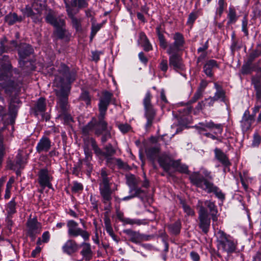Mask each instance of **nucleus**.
<instances>
[{
  "mask_svg": "<svg viewBox=\"0 0 261 261\" xmlns=\"http://www.w3.org/2000/svg\"><path fill=\"white\" fill-rule=\"evenodd\" d=\"M13 74H18L17 70L12 69L8 56H4L0 61V87L6 93H10L19 88L20 83H15Z\"/></svg>",
  "mask_w": 261,
  "mask_h": 261,
  "instance_id": "1",
  "label": "nucleus"
},
{
  "mask_svg": "<svg viewBox=\"0 0 261 261\" xmlns=\"http://www.w3.org/2000/svg\"><path fill=\"white\" fill-rule=\"evenodd\" d=\"M105 169L100 170L99 177V190L101 197V201L105 204V210H109L111 207L112 194L117 189H112L113 182L112 179L108 177Z\"/></svg>",
  "mask_w": 261,
  "mask_h": 261,
  "instance_id": "2",
  "label": "nucleus"
},
{
  "mask_svg": "<svg viewBox=\"0 0 261 261\" xmlns=\"http://www.w3.org/2000/svg\"><path fill=\"white\" fill-rule=\"evenodd\" d=\"M191 183L196 187L205 191L207 193H214L220 199H224V195L217 186L201 175L199 172H194L190 175Z\"/></svg>",
  "mask_w": 261,
  "mask_h": 261,
  "instance_id": "3",
  "label": "nucleus"
},
{
  "mask_svg": "<svg viewBox=\"0 0 261 261\" xmlns=\"http://www.w3.org/2000/svg\"><path fill=\"white\" fill-rule=\"evenodd\" d=\"M215 234L219 249H221L228 254L232 253L236 251L238 245V241L236 240L229 235H227L221 230H219Z\"/></svg>",
  "mask_w": 261,
  "mask_h": 261,
  "instance_id": "4",
  "label": "nucleus"
},
{
  "mask_svg": "<svg viewBox=\"0 0 261 261\" xmlns=\"http://www.w3.org/2000/svg\"><path fill=\"white\" fill-rule=\"evenodd\" d=\"M45 4V0H35L31 6H26L21 11L24 16L31 17L34 22L40 21L41 20V13Z\"/></svg>",
  "mask_w": 261,
  "mask_h": 261,
  "instance_id": "5",
  "label": "nucleus"
},
{
  "mask_svg": "<svg viewBox=\"0 0 261 261\" xmlns=\"http://www.w3.org/2000/svg\"><path fill=\"white\" fill-rule=\"evenodd\" d=\"M67 233L69 237L75 238L81 236L85 241L88 240L90 234L85 230L79 227V224L74 220H68L67 222Z\"/></svg>",
  "mask_w": 261,
  "mask_h": 261,
  "instance_id": "6",
  "label": "nucleus"
},
{
  "mask_svg": "<svg viewBox=\"0 0 261 261\" xmlns=\"http://www.w3.org/2000/svg\"><path fill=\"white\" fill-rule=\"evenodd\" d=\"M202 200H198L197 207L199 208V227L204 233H207L209 230L211 219L209 217L207 210L203 207Z\"/></svg>",
  "mask_w": 261,
  "mask_h": 261,
  "instance_id": "7",
  "label": "nucleus"
},
{
  "mask_svg": "<svg viewBox=\"0 0 261 261\" xmlns=\"http://www.w3.org/2000/svg\"><path fill=\"white\" fill-rule=\"evenodd\" d=\"M151 95L150 91H147L143 99V106L145 110V116L147 119L146 126L150 127L154 119L155 112L151 103Z\"/></svg>",
  "mask_w": 261,
  "mask_h": 261,
  "instance_id": "8",
  "label": "nucleus"
},
{
  "mask_svg": "<svg viewBox=\"0 0 261 261\" xmlns=\"http://www.w3.org/2000/svg\"><path fill=\"white\" fill-rule=\"evenodd\" d=\"M173 39L174 42L169 44L166 51L168 55L178 53L185 49V40L182 34L179 32H176L173 35Z\"/></svg>",
  "mask_w": 261,
  "mask_h": 261,
  "instance_id": "9",
  "label": "nucleus"
},
{
  "mask_svg": "<svg viewBox=\"0 0 261 261\" xmlns=\"http://www.w3.org/2000/svg\"><path fill=\"white\" fill-rule=\"evenodd\" d=\"M91 146L95 153V154L99 157H105L109 159L113 155L116 150L111 144H108L104 147L105 151H103L97 145L95 140L93 138L90 140Z\"/></svg>",
  "mask_w": 261,
  "mask_h": 261,
  "instance_id": "10",
  "label": "nucleus"
},
{
  "mask_svg": "<svg viewBox=\"0 0 261 261\" xmlns=\"http://www.w3.org/2000/svg\"><path fill=\"white\" fill-rule=\"evenodd\" d=\"M70 91V85H67L62 87L56 91V95L58 98V105L63 112H65L68 108V95Z\"/></svg>",
  "mask_w": 261,
  "mask_h": 261,
  "instance_id": "11",
  "label": "nucleus"
},
{
  "mask_svg": "<svg viewBox=\"0 0 261 261\" xmlns=\"http://www.w3.org/2000/svg\"><path fill=\"white\" fill-rule=\"evenodd\" d=\"M198 130L199 133H202V131H206V128L213 131V133L216 136L219 137L222 135L223 130V125L218 123L215 124L212 121H205L200 122L195 126Z\"/></svg>",
  "mask_w": 261,
  "mask_h": 261,
  "instance_id": "12",
  "label": "nucleus"
},
{
  "mask_svg": "<svg viewBox=\"0 0 261 261\" xmlns=\"http://www.w3.org/2000/svg\"><path fill=\"white\" fill-rule=\"evenodd\" d=\"M52 174V172L47 168H44L39 170L38 174V182L43 189L45 187L51 188V181L53 179Z\"/></svg>",
  "mask_w": 261,
  "mask_h": 261,
  "instance_id": "13",
  "label": "nucleus"
},
{
  "mask_svg": "<svg viewBox=\"0 0 261 261\" xmlns=\"http://www.w3.org/2000/svg\"><path fill=\"white\" fill-rule=\"evenodd\" d=\"M45 20L47 23L51 24L55 28L65 25L64 18L51 10H49L46 14Z\"/></svg>",
  "mask_w": 261,
  "mask_h": 261,
  "instance_id": "14",
  "label": "nucleus"
},
{
  "mask_svg": "<svg viewBox=\"0 0 261 261\" xmlns=\"http://www.w3.org/2000/svg\"><path fill=\"white\" fill-rule=\"evenodd\" d=\"M28 227V235L34 240L36 235L39 233L42 229L41 224L37 221L36 218L30 219L27 223Z\"/></svg>",
  "mask_w": 261,
  "mask_h": 261,
  "instance_id": "15",
  "label": "nucleus"
},
{
  "mask_svg": "<svg viewBox=\"0 0 261 261\" xmlns=\"http://www.w3.org/2000/svg\"><path fill=\"white\" fill-rule=\"evenodd\" d=\"M169 66L176 71H182L185 69V65L181 57L177 53L169 55Z\"/></svg>",
  "mask_w": 261,
  "mask_h": 261,
  "instance_id": "16",
  "label": "nucleus"
},
{
  "mask_svg": "<svg viewBox=\"0 0 261 261\" xmlns=\"http://www.w3.org/2000/svg\"><path fill=\"white\" fill-rule=\"evenodd\" d=\"M112 97L113 94L108 91H106L102 93V96L99 99L98 104L99 111L101 117L105 116Z\"/></svg>",
  "mask_w": 261,
  "mask_h": 261,
  "instance_id": "17",
  "label": "nucleus"
},
{
  "mask_svg": "<svg viewBox=\"0 0 261 261\" xmlns=\"http://www.w3.org/2000/svg\"><path fill=\"white\" fill-rule=\"evenodd\" d=\"M60 72L63 75L64 81L70 84L72 83L76 77L75 72L73 71H70L68 67L65 64H62L59 69Z\"/></svg>",
  "mask_w": 261,
  "mask_h": 261,
  "instance_id": "18",
  "label": "nucleus"
},
{
  "mask_svg": "<svg viewBox=\"0 0 261 261\" xmlns=\"http://www.w3.org/2000/svg\"><path fill=\"white\" fill-rule=\"evenodd\" d=\"M51 146L50 140L46 136L42 137L38 141L36 149V151L40 153L43 152H48Z\"/></svg>",
  "mask_w": 261,
  "mask_h": 261,
  "instance_id": "19",
  "label": "nucleus"
},
{
  "mask_svg": "<svg viewBox=\"0 0 261 261\" xmlns=\"http://www.w3.org/2000/svg\"><path fill=\"white\" fill-rule=\"evenodd\" d=\"M62 251L68 255H71L79 249V245L73 240H68L62 246Z\"/></svg>",
  "mask_w": 261,
  "mask_h": 261,
  "instance_id": "20",
  "label": "nucleus"
},
{
  "mask_svg": "<svg viewBox=\"0 0 261 261\" xmlns=\"http://www.w3.org/2000/svg\"><path fill=\"white\" fill-rule=\"evenodd\" d=\"M84 154L85 158L83 160V162L86 167L87 174L90 175L93 170V165L91 163L92 159V152L87 146L84 147Z\"/></svg>",
  "mask_w": 261,
  "mask_h": 261,
  "instance_id": "21",
  "label": "nucleus"
},
{
  "mask_svg": "<svg viewBox=\"0 0 261 261\" xmlns=\"http://www.w3.org/2000/svg\"><path fill=\"white\" fill-rule=\"evenodd\" d=\"M66 10L69 17L71 18L73 27L75 29L76 31H80L82 30L81 22L82 19L81 18H77L74 16L72 12L71 8L68 4L65 1Z\"/></svg>",
  "mask_w": 261,
  "mask_h": 261,
  "instance_id": "22",
  "label": "nucleus"
},
{
  "mask_svg": "<svg viewBox=\"0 0 261 261\" xmlns=\"http://www.w3.org/2000/svg\"><path fill=\"white\" fill-rule=\"evenodd\" d=\"M33 48L27 44H21L19 46L18 52L20 59V62H24L23 60L33 53Z\"/></svg>",
  "mask_w": 261,
  "mask_h": 261,
  "instance_id": "23",
  "label": "nucleus"
},
{
  "mask_svg": "<svg viewBox=\"0 0 261 261\" xmlns=\"http://www.w3.org/2000/svg\"><path fill=\"white\" fill-rule=\"evenodd\" d=\"M175 161L166 154H162L158 159L160 165L166 171H168L171 167H173V163Z\"/></svg>",
  "mask_w": 261,
  "mask_h": 261,
  "instance_id": "24",
  "label": "nucleus"
},
{
  "mask_svg": "<svg viewBox=\"0 0 261 261\" xmlns=\"http://www.w3.org/2000/svg\"><path fill=\"white\" fill-rule=\"evenodd\" d=\"M218 67V64L216 60H210L204 65L203 71L207 77H212L213 76V69Z\"/></svg>",
  "mask_w": 261,
  "mask_h": 261,
  "instance_id": "25",
  "label": "nucleus"
},
{
  "mask_svg": "<svg viewBox=\"0 0 261 261\" xmlns=\"http://www.w3.org/2000/svg\"><path fill=\"white\" fill-rule=\"evenodd\" d=\"M253 118V116L250 115L249 111H245L241 121V127L243 130L246 131L250 128Z\"/></svg>",
  "mask_w": 261,
  "mask_h": 261,
  "instance_id": "26",
  "label": "nucleus"
},
{
  "mask_svg": "<svg viewBox=\"0 0 261 261\" xmlns=\"http://www.w3.org/2000/svg\"><path fill=\"white\" fill-rule=\"evenodd\" d=\"M104 117H101V113H99V121L98 122L96 121V124L95 126V134L97 136L100 135L103 132L107 130L108 124L104 120Z\"/></svg>",
  "mask_w": 261,
  "mask_h": 261,
  "instance_id": "27",
  "label": "nucleus"
},
{
  "mask_svg": "<svg viewBox=\"0 0 261 261\" xmlns=\"http://www.w3.org/2000/svg\"><path fill=\"white\" fill-rule=\"evenodd\" d=\"M215 158L220 162L223 166L226 167L230 165V162L227 155L220 149L216 148L214 150Z\"/></svg>",
  "mask_w": 261,
  "mask_h": 261,
  "instance_id": "28",
  "label": "nucleus"
},
{
  "mask_svg": "<svg viewBox=\"0 0 261 261\" xmlns=\"http://www.w3.org/2000/svg\"><path fill=\"white\" fill-rule=\"evenodd\" d=\"M82 250L81 251V254L83 256V259L86 261H89L92 257V251L91 248V245L89 243L83 242L81 244Z\"/></svg>",
  "mask_w": 261,
  "mask_h": 261,
  "instance_id": "29",
  "label": "nucleus"
},
{
  "mask_svg": "<svg viewBox=\"0 0 261 261\" xmlns=\"http://www.w3.org/2000/svg\"><path fill=\"white\" fill-rule=\"evenodd\" d=\"M214 88L216 89V92L213 96V98L216 99L217 101L220 100L221 101L225 102V91L223 89L222 87L217 83H215Z\"/></svg>",
  "mask_w": 261,
  "mask_h": 261,
  "instance_id": "30",
  "label": "nucleus"
},
{
  "mask_svg": "<svg viewBox=\"0 0 261 261\" xmlns=\"http://www.w3.org/2000/svg\"><path fill=\"white\" fill-rule=\"evenodd\" d=\"M124 232L129 237V240L135 244L140 243L141 233L138 231H135L128 229L124 231Z\"/></svg>",
  "mask_w": 261,
  "mask_h": 261,
  "instance_id": "31",
  "label": "nucleus"
},
{
  "mask_svg": "<svg viewBox=\"0 0 261 261\" xmlns=\"http://www.w3.org/2000/svg\"><path fill=\"white\" fill-rule=\"evenodd\" d=\"M23 19V17L18 16L15 13H9L5 16V21L10 25L14 24L17 22H21Z\"/></svg>",
  "mask_w": 261,
  "mask_h": 261,
  "instance_id": "32",
  "label": "nucleus"
},
{
  "mask_svg": "<svg viewBox=\"0 0 261 261\" xmlns=\"http://www.w3.org/2000/svg\"><path fill=\"white\" fill-rule=\"evenodd\" d=\"M96 124V120L93 118L86 125L82 128V133L85 135H89L91 132H95V126Z\"/></svg>",
  "mask_w": 261,
  "mask_h": 261,
  "instance_id": "33",
  "label": "nucleus"
},
{
  "mask_svg": "<svg viewBox=\"0 0 261 261\" xmlns=\"http://www.w3.org/2000/svg\"><path fill=\"white\" fill-rule=\"evenodd\" d=\"M173 168L180 172L186 174L189 173L188 166L186 164H182L179 160H176L173 163Z\"/></svg>",
  "mask_w": 261,
  "mask_h": 261,
  "instance_id": "34",
  "label": "nucleus"
},
{
  "mask_svg": "<svg viewBox=\"0 0 261 261\" xmlns=\"http://www.w3.org/2000/svg\"><path fill=\"white\" fill-rule=\"evenodd\" d=\"M146 152L147 158L154 162L158 155L159 148L156 147H151L147 148L146 150Z\"/></svg>",
  "mask_w": 261,
  "mask_h": 261,
  "instance_id": "35",
  "label": "nucleus"
},
{
  "mask_svg": "<svg viewBox=\"0 0 261 261\" xmlns=\"http://www.w3.org/2000/svg\"><path fill=\"white\" fill-rule=\"evenodd\" d=\"M227 18L228 19V21L227 22L228 24L234 23L237 20L238 17L237 16L236 11L233 7H229L227 14Z\"/></svg>",
  "mask_w": 261,
  "mask_h": 261,
  "instance_id": "36",
  "label": "nucleus"
},
{
  "mask_svg": "<svg viewBox=\"0 0 261 261\" xmlns=\"http://www.w3.org/2000/svg\"><path fill=\"white\" fill-rule=\"evenodd\" d=\"M16 203L14 199H12L7 205L6 212L7 216L11 217L13 214L16 212Z\"/></svg>",
  "mask_w": 261,
  "mask_h": 261,
  "instance_id": "37",
  "label": "nucleus"
},
{
  "mask_svg": "<svg viewBox=\"0 0 261 261\" xmlns=\"http://www.w3.org/2000/svg\"><path fill=\"white\" fill-rule=\"evenodd\" d=\"M55 34L60 39L67 38L69 36V33L65 29V25L59 28H56Z\"/></svg>",
  "mask_w": 261,
  "mask_h": 261,
  "instance_id": "38",
  "label": "nucleus"
},
{
  "mask_svg": "<svg viewBox=\"0 0 261 261\" xmlns=\"http://www.w3.org/2000/svg\"><path fill=\"white\" fill-rule=\"evenodd\" d=\"M35 111L38 112H44L46 110L45 99L40 97L37 101L35 107Z\"/></svg>",
  "mask_w": 261,
  "mask_h": 261,
  "instance_id": "39",
  "label": "nucleus"
},
{
  "mask_svg": "<svg viewBox=\"0 0 261 261\" xmlns=\"http://www.w3.org/2000/svg\"><path fill=\"white\" fill-rule=\"evenodd\" d=\"M17 46V42L16 41L13 40L11 42V46L10 47H6L4 44V43L1 41V46H0V55L3 54L5 52L9 51L10 50H12L14 48H15Z\"/></svg>",
  "mask_w": 261,
  "mask_h": 261,
  "instance_id": "40",
  "label": "nucleus"
},
{
  "mask_svg": "<svg viewBox=\"0 0 261 261\" xmlns=\"http://www.w3.org/2000/svg\"><path fill=\"white\" fill-rule=\"evenodd\" d=\"M123 223L126 224H136L137 225H145L146 224L145 220L138 219H130L128 218H126Z\"/></svg>",
  "mask_w": 261,
  "mask_h": 261,
  "instance_id": "41",
  "label": "nucleus"
},
{
  "mask_svg": "<svg viewBox=\"0 0 261 261\" xmlns=\"http://www.w3.org/2000/svg\"><path fill=\"white\" fill-rule=\"evenodd\" d=\"M261 144V136L257 132L253 135L251 146L253 148H258Z\"/></svg>",
  "mask_w": 261,
  "mask_h": 261,
  "instance_id": "42",
  "label": "nucleus"
},
{
  "mask_svg": "<svg viewBox=\"0 0 261 261\" xmlns=\"http://www.w3.org/2000/svg\"><path fill=\"white\" fill-rule=\"evenodd\" d=\"M27 159H24L20 152H18L16 156V164L18 167L21 168L27 163Z\"/></svg>",
  "mask_w": 261,
  "mask_h": 261,
  "instance_id": "43",
  "label": "nucleus"
},
{
  "mask_svg": "<svg viewBox=\"0 0 261 261\" xmlns=\"http://www.w3.org/2000/svg\"><path fill=\"white\" fill-rule=\"evenodd\" d=\"M102 27V24L101 23H95L94 21L92 23L91 31L90 34V39L92 40L93 37L95 36L97 32Z\"/></svg>",
  "mask_w": 261,
  "mask_h": 261,
  "instance_id": "44",
  "label": "nucleus"
},
{
  "mask_svg": "<svg viewBox=\"0 0 261 261\" xmlns=\"http://www.w3.org/2000/svg\"><path fill=\"white\" fill-rule=\"evenodd\" d=\"M251 83L254 90L261 88V76L255 75L251 79Z\"/></svg>",
  "mask_w": 261,
  "mask_h": 261,
  "instance_id": "45",
  "label": "nucleus"
},
{
  "mask_svg": "<svg viewBox=\"0 0 261 261\" xmlns=\"http://www.w3.org/2000/svg\"><path fill=\"white\" fill-rule=\"evenodd\" d=\"M261 55V48L260 46H258L257 48L254 50L249 55L248 61L252 62L255 58Z\"/></svg>",
  "mask_w": 261,
  "mask_h": 261,
  "instance_id": "46",
  "label": "nucleus"
},
{
  "mask_svg": "<svg viewBox=\"0 0 261 261\" xmlns=\"http://www.w3.org/2000/svg\"><path fill=\"white\" fill-rule=\"evenodd\" d=\"M71 5L72 7H76L77 6L80 8H86L88 6L86 0H71Z\"/></svg>",
  "mask_w": 261,
  "mask_h": 261,
  "instance_id": "47",
  "label": "nucleus"
},
{
  "mask_svg": "<svg viewBox=\"0 0 261 261\" xmlns=\"http://www.w3.org/2000/svg\"><path fill=\"white\" fill-rule=\"evenodd\" d=\"M168 228L170 231L173 234H178L180 230V223L179 222H176L169 225Z\"/></svg>",
  "mask_w": 261,
  "mask_h": 261,
  "instance_id": "48",
  "label": "nucleus"
},
{
  "mask_svg": "<svg viewBox=\"0 0 261 261\" xmlns=\"http://www.w3.org/2000/svg\"><path fill=\"white\" fill-rule=\"evenodd\" d=\"M126 179L127 185L130 187V189L133 188L137 185V179L134 175L132 174L127 175Z\"/></svg>",
  "mask_w": 261,
  "mask_h": 261,
  "instance_id": "49",
  "label": "nucleus"
},
{
  "mask_svg": "<svg viewBox=\"0 0 261 261\" xmlns=\"http://www.w3.org/2000/svg\"><path fill=\"white\" fill-rule=\"evenodd\" d=\"M202 201L203 202V207H204V206H206L208 208L211 214L217 212L216 206L213 202L207 200Z\"/></svg>",
  "mask_w": 261,
  "mask_h": 261,
  "instance_id": "50",
  "label": "nucleus"
},
{
  "mask_svg": "<svg viewBox=\"0 0 261 261\" xmlns=\"http://www.w3.org/2000/svg\"><path fill=\"white\" fill-rule=\"evenodd\" d=\"M218 6L216 10V13L219 14L220 16H221L223 13L225 7L226 6L224 0H219L218 3Z\"/></svg>",
  "mask_w": 261,
  "mask_h": 261,
  "instance_id": "51",
  "label": "nucleus"
},
{
  "mask_svg": "<svg viewBox=\"0 0 261 261\" xmlns=\"http://www.w3.org/2000/svg\"><path fill=\"white\" fill-rule=\"evenodd\" d=\"M117 125L120 131L123 134L127 133L131 128L130 126L127 123H118Z\"/></svg>",
  "mask_w": 261,
  "mask_h": 261,
  "instance_id": "52",
  "label": "nucleus"
},
{
  "mask_svg": "<svg viewBox=\"0 0 261 261\" xmlns=\"http://www.w3.org/2000/svg\"><path fill=\"white\" fill-rule=\"evenodd\" d=\"M248 19L246 16H244L242 22V31L246 36H248L249 33L248 31Z\"/></svg>",
  "mask_w": 261,
  "mask_h": 261,
  "instance_id": "53",
  "label": "nucleus"
},
{
  "mask_svg": "<svg viewBox=\"0 0 261 261\" xmlns=\"http://www.w3.org/2000/svg\"><path fill=\"white\" fill-rule=\"evenodd\" d=\"M159 68L163 72H166L168 69V63L167 60L166 59L162 60L159 64Z\"/></svg>",
  "mask_w": 261,
  "mask_h": 261,
  "instance_id": "54",
  "label": "nucleus"
},
{
  "mask_svg": "<svg viewBox=\"0 0 261 261\" xmlns=\"http://www.w3.org/2000/svg\"><path fill=\"white\" fill-rule=\"evenodd\" d=\"M203 93L204 92L203 91L197 89V91L194 94L192 99L190 100V102H195L197 100H198L200 98H201L202 96Z\"/></svg>",
  "mask_w": 261,
  "mask_h": 261,
  "instance_id": "55",
  "label": "nucleus"
},
{
  "mask_svg": "<svg viewBox=\"0 0 261 261\" xmlns=\"http://www.w3.org/2000/svg\"><path fill=\"white\" fill-rule=\"evenodd\" d=\"M80 99L85 101L86 103L88 105L90 103L91 99L87 91H83L80 96Z\"/></svg>",
  "mask_w": 261,
  "mask_h": 261,
  "instance_id": "56",
  "label": "nucleus"
},
{
  "mask_svg": "<svg viewBox=\"0 0 261 261\" xmlns=\"http://www.w3.org/2000/svg\"><path fill=\"white\" fill-rule=\"evenodd\" d=\"M105 225L106 227V230L109 234H113L114 232L113 229L111 226L110 221L109 219H106L105 221Z\"/></svg>",
  "mask_w": 261,
  "mask_h": 261,
  "instance_id": "57",
  "label": "nucleus"
},
{
  "mask_svg": "<svg viewBox=\"0 0 261 261\" xmlns=\"http://www.w3.org/2000/svg\"><path fill=\"white\" fill-rule=\"evenodd\" d=\"M182 208L188 216H192L194 215V211L187 204L185 203H182Z\"/></svg>",
  "mask_w": 261,
  "mask_h": 261,
  "instance_id": "58",
  "label": "nucleus"
},
{
  "mask_svg": "<svg viewBox=\"0 0 261 261\" xmlns=\"http://www.w3.org/2000/svg\"><path fill=\"white\" fill-rule=\"evenodd\" d=\"M83 189V186L82 184L74 182L73 186L72 187V191L75 192H78L79 191H82Z\"/></svg>",
  "mask_w": 261,
  "mask_h": 261,
  "instance_id": "59",
  "label": "nucleus"
},
{
  "mask_svg": "<svg viewBox=\"0 0 261 261\" xmlns=\"http://www.w3.org/2000/svg\"><path fill=\"white\" fill-rule=\"evenodd\" d=\"M133 191L135 192L134 195L135 197H139L142 193H145L143 190H141L140 188L136 187L130 188L129 192L132 193Z\"/></svg>",
  "mask_w": 261,
  "mask_h": 261,
  "instance_id": "60",
  "label": "nucleus"
},
{
  "mask_svg": "<svg viewBox=\"0 0 261 261\" xmlns=\"http://www.w3.org/2000/svg\"><path fill=\"white\" fill-rule=\"evenodd\" d=\"M5 147L2 142H0V166H2L5 154Z\"/></svg>",
  "mask_w": 261,
  "mask_h": 261,
  "instance_id": "61",
  "label": "nucleus"
},
{
  "mask_svg": "<svg viewBox=\"0 0 261 261\" xmlns=\"http://www.w3.org/2000/svg\"><path fill=\"white\" fill-rule=\"evenodd\" d=\"M208 82L205 80H202L200 83L199 86L198 88V89L203 91V92L205 91V88L207 86Z\"/></svg>",
  "mask_w": 261,
  "mask_h": 261,
  "instance_id": "62",
  "label": "nucleus"
},
{
  "mask_svg": "<svg viewBox=\"0 0 261 261\" xmlns=\"http://www.w3.org/2000/svg\"><path fill=\"white\" fill-rule=\"evenodd\" d=\"M42 242L44 243H48L50 239V234L48 231H45L42 235Z\"/></svg>",
  "mask_w": 261,
  "mask_h": 261,
  "instance_id": "63",
  "label": "nucleus"
},
{
  "mask_svg": "<svg viewBox=\"0 0 261 261\" xmlns=\"http://www.w3.org/2000/svg\"><path fill=\"white\" fill-rule=\"evenodd\" d=\"M256 99V103L261 104V88L254 90Z\"/></svg>",
  "mask_w": 261,
  "mask_h": 261,
  "instance_id": "64",
  "label": "nucleus"
}]
</instances>
